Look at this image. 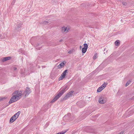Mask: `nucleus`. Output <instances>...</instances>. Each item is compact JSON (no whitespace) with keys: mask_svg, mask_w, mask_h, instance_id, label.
<instances>
[{"mask_svg":"<svg viewBox=\"0 0 134 134\" xmlns=\"http://www.w3.org/2000/svg\"><path fill=\"white\" fill-rule=\"evenodd\" d=\"M14 96L18 99H19L21 96L22 95L21 93L17 91H15L14 92Z\"/></svg>","mask_w":134,"mask_h":134,"instance_id":"3","label":"nucleus"},{"mask_svg":"<svg viewBox=\"0 0 134 134\" xmlns=\"http://www.w3.org/2000/svg\"><path fill=\"white\" fill-rule=\"evenodd\" d=\"M48 23V21H44L43 22V24H46L47 23Z\"/></svg>","mask_w":134,"mask_h":134,"instance_id":"26","label":"nucleus"},{"mask_svg":"<svg viewBox=\"0 0 134 134\" xmlns=\"http://www.w3.org/2000/svg\"><path fill=\"white\" fill-rule=\"evenodd\" d=\"M17 69V68L16 67H14L13 68V69L14 70H16Z\"/></svg>","mask_w":134,"mask_h":134,"instance_id":"27","label":"nucleus"},{"mask_svg":"<svg viewBox=\"0 0 134 134\" xmlns=\"http://www.w3.org/2000/svg\"><path fill=\"white\" fill-rule=\"evenodd\" d=\"M66 132V131H65L64 132L63 131L62 132H59V133H56V134H64L65 132Z\"/></svg>","mask_w":134,"mask_h":134,"instance_id":"21","label":"nucleus"},{"mask_svg":"<svg viewBox=\"0 0 134 134\" xmlns=\"http://www.w3.org/2000/svg\"><path fill=\"white\" fill-rule=\"evenodd\" d=\"M7 98L5 97H0V101L2 100L6 99Z\"/></svg>","mask_w":134,"mask_h":134,"instance_id":"22","label":"nucleus"},{"mask_svg":"<svg viewBox=\"0 0 134 134\" xmlns=\"http://www.w3.org/2000/svg\"><path fill=\"white\" fill-rule=\"evenodd\" d=\"M71 115V114L70 113L68 114L67 115H65L63 117L64 119H67L68 120H70V116Z\"/></svg>","mask_w":134,"mask_h":134,"instance_id":"12","label":"nucleus"},{"mask_svg":"<svg viewBox=\"0 0 134 134\" xmlns=\"http://www.w3.org/2000/svg\"><path fill=\"white\" fill-rule=\"evenodd\" d=\"M97 53H96L93 56V59H96L97 58Z\"/></svg>","mask_w":134,"mask_h":134,"instance_id":"19","label":"nucleus"},{"mask_svg":"<svg viewBox=\"0 0 134 134\" xmlns=\"http://www.w3.org/2000/svg\"><path fill=\"white\" fill-rule=\"evenodd\" d=\"M122 4L124 5H126L127 4L126 2H122Z\"/></svg>","mask_w":134,"mask_h":134,"instance_id":"24","label":"nucleus"},{"mask_svg":"<svg viewBox=\"0 0 134 134\" xmlns=\"http://www.w3.org/2000/svg\"><path fill=\"white\" fill-rule=\"evenodd\" d=\"M107 51H107V50H106V52H107Z\"/></svg>","mask_w":134,"mask_h":134,"instance_id":"33","label":"nucleus"},{"mask_svg":"<svg viewBox=\"0 0 134 134\" xmlns=\"http://www.w3.org/2000/svg\"><path fill=\"white\" fill-rule=\"evenodd\" d=\"M42 68H45V66H42Z\"/></svg>","mask_w":134,"mask_h":134,"instance_id":"30","label":"nucleus"},{"mask_svg":"<svg viewBox=\"0 0 134 134\" xmlns=\"http://www.w3.org/2000/svg\"><path fill=\"white\" fill-rule=\"evenodd\" d=\"M73 52V50H71L69 51L68 53L69 54H71Z\"/></svg>","mask_w":134,"mask_h":134,"instance_id":"25","label":"nucleus"},{"mask_svg":"<svg viewBox=\"0 0 134 134\" xmlns=\"http://www.w3.org/2000/svg\"><path fill=\"white\" fill-rule=\"evenodd\" d=\"M120 44V41L119 40H117L115 42V44L116 46H119Z\"/></svg>","mask_w":134,"mask_h":134,"instance_id":"15","label":"nucleus"},{"mask_svg":"<svg viewBox=\"0 0 134 134\" xmlns=\"http://www.w3.org/2000/svg\"><path fill=\"white\" fill-rule=\"evenodd\" d=\"M70 27L68 26H63L61 28V31L63 33H65L68 32L70 30Z\"/></svg>","mask_w":134,"mask_h":134,"instance_id":"7","label":"nucleus"},{"mask_svg":"<svg viewBox=\"0 0 134 134\" xmlns=\"http://www.w3.org/2000/svg\"><path fill=\"white\" fill-rule=\"evenodd\" d=\"M16 0H13L12 2L11 3V4L13 5L15 3V1Z\"/></svg>","mask_w":134,"mask_h":134,"instance_id":"23","label":"nucleus"},{"mask_svg":"<svg viewBox=\"0 0 134 134\" xmlns=\"http://www.w3.org/2000/svg\"><path fill=\"white\" fill-rule=\"evenodd\" d=\"M19 112V111H18L11 118L10 120V123H13L18 118L20 114Z\"/></svg>","mask_w":134,"mask_h":134,"instance_id":"2","label":"nucleus"},{"mask_svg":"<svg viewBox=\"0 0 134 134\" xmlns=\"http://www.w3.org/2000/svg\"><path fill=\"white\" fill-rule=\"evenodd\" d=\"M74 92V91H71L68 93L63 98V99L66 100L69 98L72 95Z\"/></svg>","mask_w":134,"mask_h":134,"instance_id":"5","label":"nucleus"},{"mask_svg":"<svg viewBox=\"0 0 134 134\" xmlns=\"http://www.w3.org/2000/svg\"><path fill=\"white\" fill-rule=\"evenodd\" d=\"M133 98L134 99V96L133 97Z\"/></svg>","mask_w":134,"mask_h":134,"instance_id":"32","label":"nucleus"},{"mask_svg":"<svg viewBox=\"0 0 134 134\" xmlns=\"http://www.w3.org/2000/svg\"><path fill=\"white\" fill-rule=\"evenodd\" d=\"M106 51V49H105V48L104 49V51Z\"/></svg>","mask_w":134,"mask_h":134,"instance_id":"31","label":"nucleus"},{"mask_svg":"<svg viewBox=\"0 0 134 134\" xmlns=\"http://www.w3.org/2000/svg\"><path fill=\"white\" fill-rule=\"evenodd\" d=\"M103 88H102V86H100V87L98 88L97 91V92H100L102 91V90H103Z\"/></svg>","mask_w":134,"mask_h":134,"instance_id":"16","label":"nucleus"},{"mask_svg":"<svg viewBox=\"0 0 134 134\" xmlns=\"http://www.w3.org/2000/svg\"><path fill=\"white\" fill-rule=\"evenodd\" d=\"M68 70H65L62 73L61 76L59 78V80H62L64 79L65 76L66 75V73L67 72Z\"/></svg>","mask_w":134,"mask_h":134,"instance_id":"6","label":"nucleus"},{"mask_svg":"<svg viewBox=\"0 0 134 134\" xmlns=\"http://www.w3.org/2000/svg\"><path fill=\"white\" fill-rule=\"evenodd\" d=\"M11 58V57H5L3 58L2 59V61L3 62L5 61L8 60L10 59Z\"/></svg>","mask_w":134,"mask_h":134,"instance_id":"13","label":"nucleus"},{"mask_svg":"<svg viewBox=\"0 0 134 134\" xmlns=\"http://www.w3.org/2000/svg\"><path fill=\"white\" fill-rule=\"evenodd\" d=\"M64 64H65L64 63H62L60 64L59 65H58V67L59 68H61L63 66H64Z\"/></svg>","mask_w":134,"mask_h":134,"instance_id":"17","label":"nucleus"},{"mask_svg":"<svg viewBox=\"0 0 134 134\" xmlns=\"http://www.w3.org/2000/svg\"><path fill=\"white\" fill-rule=\"evenodd\" d=\"M131 82V81L130 80H129V81H127V82L126 83V84L125 86L126 87L127 86H128L130 84V82Z\"/></svg>","mask_w":134,"mask_h":134,"instance_id":"20","label":"nucleus"},{"mask_svg":"<svg viewBox=\"0 0 134 134\" xmlns=\"http://www.w3.org/2000/svg\"><path fill=\"white\" fill-rule=\"evenodd\" d=\"M18 100V99L16 98V97L13 95L10 99L9 102V104H11L17 101Z\"/></svg>","mask_w":134,"mask_h":134,"instance_id":"10","label":"nucleus"},{"mask_svg":"<svg viewBox=\"0 0 134 134\" xmlns=\"http://www.w3.org/2000/svg\"><path fill=\"white\" fill-rule=\"evenodd\" d=\"M107 84V83L104 82V83L101 86H102L104 89L106 87Z\"/></svg>","mask_w":134,"mask_h":134,"instance_id":"18","label":"nucleus"},{"mask_svg":"<svg viewBox=\"0 0 134 134\" xmlns=\"http://www.w3.org/2000/svg\"><path fill=\"white\" fill-rule=\"evenodd\" d=\"M84 47L82 49V52L83 53H85L87 50L88 48V45L86 43H84L83 44Z\"/></svg>","mask_w":134,"mask_h":134,"instance_id":"9","label":"nucleus"},{"mask_svg":"<svg viewBox=\"0 0 134 134\" xmlns=\"http://www.w3.org/2000/svg\"><path fill=\"white\" fill-rule=\"evenodd\" d=\"M61 96L58 94L51 101V103H53L57 100Z\"/></svg>","mask_w":134,"mask_h":134,"instance_id":"11","label":"nucleus"},{"mask_svg":"<svg viewBox=\"0 0 134 134\" xmlns=\"http://www.w3.org/2000/svg\"><path fill=\"white\" fill-rule=\"evenodd\" d=\"M107 101V98L106 96L104 95L101 96L99 98L98 102L99 103L103 104L105 103Z\"/></svg>","mask_w":134,"mask_h":134,"instance_id":"1","label":"nucleus"},{"mask_svg":"<svg viewBox=\"0 0 134 134\" xmlns=\"http://www.w3.org/2000/svg\"><path fill=\"white\" fill-rule=\"evenodd\" d=\"M22 24L21 22H18L17 25V28H19L22 25Z\"/></svg>","mask_w":134,"mask_h":134,"instance_id":"14","label":"nucleus"},{"mask_svg":"<svg viewBox=\"0 0 134 134\" xmlns=\"http://www.w3.org/2000/svg\"><path fill=\"white\" fill-rule=\"evenodd\" d=\"M31 92L30 88L28 87H27L23 93V94H24L25 97H26Z\"/></svg>","mask_w":134,"mask_h":134,"instance_id":"4","label":"nucleus"},{"mask_svg":"<svg viewBox=\"0 0 134 134\" xmlns=\"http://www.w3.org/2000/svg\"><path fill=\"white\" fill-rule=\"evenodd\" d=\"M68 87L67 86H65L64 87L63 89H62L58 93V94L61 96L66 91V89Z\"/></svg>","mask_w":134,"mask_h":134,"instance_id":"8","label":"nucleus"},{"mask_svg":"<svg viewBox=\"0 0 134 134\" xmlns=\"http://www.w3.org/2000/svg\"><path fill=\"white\" fill-rule=\"evenodd\" d=\"M80 49H81V48H82V46H80Z\"/></svg>","mask_w":134,"mask_h":134,"instance_id":"29","label":"nucleus"},{"mask_svg":"<svg viewBox=\"0 0 134 134\" xmlns=\"http://www.w3.org/2000/svg\"><path fill=\"white\" fill-rule=\"evenodd\" d=\"M62 41H63L61 39V40H60L59 41V42H62Z\"/></svg>","mask_w":134,"mask_h":134,"instance_id":"28","label":"nucleus"}]
</instances>
